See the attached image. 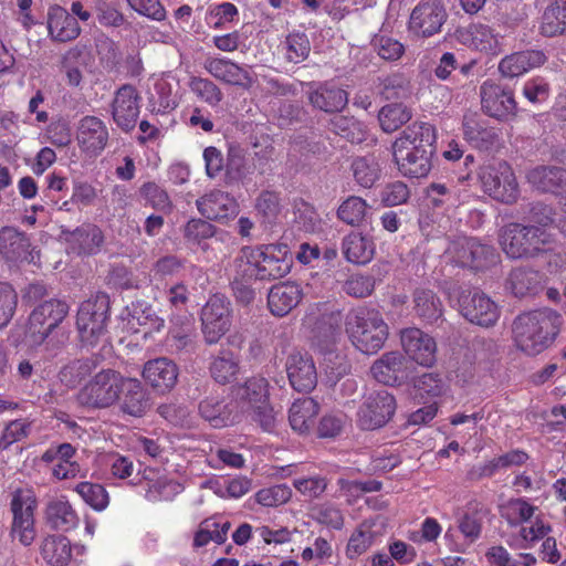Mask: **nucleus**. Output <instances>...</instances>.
<instances>
[{
    "instance_id": "24",
    "label": "nucleus",
    "mask_w": 566,
    "mask_h": 566,
    "mask_svg": "<svg viewBox=\"0 0 566 566\" xmlns=\"http://www.w3.org/2000/svg\"><path fill=\"white\" fill-rule=\"evenodd\" d=\"M46 25L49 35L54 42H70L81 34L77 20L59 4H53L49 8Z\"/></svg>"
},
{
    "instance_id": "16",
    "label": "nucleus",
    "mask_w": 566,
    "mask_h": 566,
    "mask_svg": "<svg viewBox=\"0 0 566 566\" xmlns=\"http://www.w3.org/2000/svg\"><path fill=\"white\" fill-rule=\"evenodd\" d=\"M139 101L137 90L130 84H124L116 91L112 103V116L124 132L135 128L139 115Z\"/></svg>"
},
{
    "instance_id": "27",
    "label": "nucleus",
    "mask_w": 566,
    "mask_h": 566,
    "mask_svg": "<svg viewBox=\"0 0 566 566\" xmlns=\"http://www.w3.org/2000/svg\"><path fill=\"white\" fill-rule=\"evenodd\" d=\"M123 413L132 417H143L151 407L150 398L143 384L135 378H125L118 399Z\"/></svg>"
},
{
    "instance_id": "56",
    "label": "nucleus",
    "mask_w": 566,
    "mask_h": 566,
    "mask_svg": "<svg viewBox=\"0 0 566 566\" xmlns=\"http://www.w3.org/2000/svg\"><path fill=\"white\" fill-rule=\"evenodd\" d=\"M31 340L35 345H43L44 349L51 355L56 356L63 348H65L69 342V333L61 328L55 332H50L48 336L42 335V332L29 334Z\"/></svg>"
},
{
    "instance_id": "51",
    "label": "nucleus",
    "mask_w": 566,
    "mask_h": 566,
    "mask_svg": "<svg viewBox=\"0 0 566 566\" xmlns=\"http://www.w3.org/2000/svg\"><path fill=\"white\" fill-rule=\"evenodd\" d=\"M367 203L364 199L356 196L348 197L339 206L337 217L345 223L356 227L359 226L366 216Z\"/></svg>"
},
{
    "instance_id": "63",
    "label": "nucleus",
    "mask_w": 566,
    "mask_h": 566,
    "mask_svg": "<svg viewBox=\"0 0 566 566\" xmlns=\"http://www.w3.org/2000/svg\"><path fill=\"white\" fill-rule=\"evenodd\" d=\"M292 495V490L285 484H277L269 489H262L255 494L256 502L263 506H277L286 503Z\"/></svg>"
},
{
    "instance_id": "25",
    "label": "nucleus",
    "mask_w": 566,
    "mask_h": 566,
    "mask_svg": "<svg viewBox=\"0 0 566 566\" xmlns=\"http://www.w3.org/2000/svg\"><path fill=\"white\" fill-rule=\"evenodd\" d=\"M76 140L84 151L98 155L108 142L107 127L98 117L85 116L78 122Z\"/></svg>"
},
{
    "instance_id": "57",
    "label": "nucleus",
    "mask_w": 566,
    "mask_h": 566,
    "mask_svg": "<svg viewBox=\"0 0 566 566\" xmlns=\"http://www.w3.org/2000/svg\"><path fill=\"white\" fill-rule=\"evenodd\" d=\"M255 209L265 224H274L281 210L279 196L272 191L261 192L256 199Z\"/></svg>"
},
{
    "instance_id": "44",
    "label": "nucleus",
    "mask_w": 566,
    "mask_h": 566,
    "mask_svg": "<svg viewBox=\"0 0 566 566\" xmlns=\"http://www.w3.org/2000/svg\"><path fill=\"white\" fill-rule=\"evenodd\" d=\"M329 129L352 144H360L367 138L366 126L354 116H334L329 120Z\"/></svg>"
},
{
    "instance_id": "31",
    "label": "nucleus",
    "mask_w": 566,
    "mask_h": 566,
    "mask_svg": "<svg viewBox=\"0 0 566 566\" xmlns=\"http://www.w3.org/2000/svg\"><path fill=\"white\" fill-rule=\"evenodd\" d=\"M303 297L302 287L295 282H282L273 285L268 294L270 312L279 317L287 315Z\"/></svg>"
},
{
    "instance_id": "4",
    "label": "nucleus",
    "mask_w": 566,
    "mask_h": 566,
    "mask_svg": "<svg viewBox=\"0 0 566 566\" xmlns=\"http://www.w3.org/2000/svg\"><path fill=\"white\" fill-rule=\"evenodd\" d=\"M111 319V298L98 291L83 301L76 313V329L83 344L94 346L107 334Z\"/></svg>"
},
{
    "instance_id": "46",
    "label": "nucleus",
    "mask_w": 566,
    "mask_h": 566,
    "mask_svg": "<svg viewBox=\"0 0 566 566\" xmlns=\"http://www.w3.org/2000/svg\"><path fill=\"white\" fill-rule=\"evenodd\" d=\"M411 118L410 109L402 103L394 102L382 106L378 112V120L381 129L392 133Z\"/></svg>"
},
{
    "instance_id": "33",
    "label": "nucleus",
    "mask_w": 566,
    "mask_h": 566,
    "mask_svg": "<svg viewBox=\"0 0 566 566\" xmlns=\"http://www.w3.org/2000/svg\"><path fill=\"white\" fill-rule=\"evenodd\" d=\"M412 311L421 322L436 324L443 319L444 306L433 290L417 287L412 293Z\"/></svg>"
},
{
    "instance_id": "41",
    "label": "nucleus",
    "mask_w": 566,
    "mask_h": 566,
    "mask_svg": "<svg viewBox=\"0 0 566 566\" xmlns=\"http://www.w3.org/2000/svg\"><path fill=\"white\" fill-rule=\"evenodd\" d=\"M97 356L73 359L61 368L59 378L66 387L75 388L97 368Z\"/></svg>"
},
{
    "instance_id": "39",
    "label": "nucleus",
    "mask_w": 566,
    "mask_h": 566,
    "mask_svg": "<svg viewBox=\"0 0 566 566\" xmlns=\"http://www.w3.org/2000/svg\"><path fill=\"white\" fill-rule=\"evenodd\" d=\"M319 411V405L311 397L294 401L289 411V421L293 430L306 432L314 424V419Z\"/></svg>"
},
{
    "instance_id": "21",
    "label": "nucleus",
    "mask_w": 566,
    "mask_h": 566,
    "mask_svg": "<svg viewBox=\"0 0 566 566\" xmlns=\"http://www.w3.org/2000/svg\"><path fill=\"white\" fill-rule=\"evenodd\" d=\"M179 375L175 361L166 357H159L145 364L143 377L157 392L166 394L177 384Z\"/></svg>"
},
{
    "instance_id": "28",
    "label": "nucleus",
    "mask_w": 566,
    "mask_h": 566,
    "mask_svg": "<svg viewBox=\"0 0 566 566\" xmlns=\"http://www.w3.org/2000/svg\"><path fill=\"white\" fill-rule=\"evenodd\" d=\"M436 139V129L431 124L415 122L401 132L394 145L410 147L416 153H422L426 149L428 155H434Z\"/></svg>"
},
{
    "instance_id": "14",
    "label": "nucleus",
    "mask_w": 566,
    "mask_h": 566,
    "mask_svg": "<svg viewBox=\"0 0 566 566\" xmlns=\"http://www.w3.org/2000/svg\"><path fill=\"white\" fill-rule=\"evenodd\" d=\"M400 340L407 356L423 367H431L437 360V343L432 336L420 328L409 327L401 331Z\"/></svg>"
},
{
    "instance_id": "1",
    "label": "nucleus",
    "mask_w": 566,
    "mask_h": 566,
    "mask_svg": "<svg viewBox=\"0 0 566 566\" xmlns=\"http://www.w3.org/2000/svg\"><path fill=\"white\" fill-rule=\"evenodd\" d=\"M463 166L465 174H460L459 184L472 188L480 185L485 193L504 203L515 202L518 197V185L507 163H499L497 167L476 164L472 154H467Z\"/></svg>"
},
{
    "instance_id": "35",
    "label": "nucleus",
    "mask_w": 566,
    "mask_h": 566,
    "mask_svg": "<svg viewBox=\"0 0 566 566\" xmlns=\"http://www.w3.org/2000/svg\"><path fill=\"white\" fill-rule=\"evenodd\" d=\"M205 69L213 77L227 84L250 87L253 82L247 70L227 59H208Z\"/></svg>"
},
{
    "instance_id": "59",
    "label": "nucleus",
    "mask_w": 566,
    "mask_h": 566,
    "mask_svg": "<svg viewBox=\"0 0 566 566\" xmlns=\"http://www.w3.org/2000/svg\"><path fill=\"white\" fill-rule=\"evenodd\" d=\"M18 305V294L9 283H0V329L12 319Z\"/></svg>"
},
{
    "instance_id": "64",
    "label": "nucleus",
    "mask_w": 566,
    "mask_h": 566,
    "mask_svg": "<svg viewBox=\"0 0 566 566\" xmlns=\"http://www.w3.org/2000/svg\"><path fill=\"white\" fill-rule=\"evenodd\" d=\"M556 166H537L526 174L527 181L542 192L553 190V179Z\"/></svg>"
},
{
    "instance_id": "55",
    "label": "nucleus",
    "mask_w": 566,
    "mask_h": 566,
    "mask_svg": "<svg viewBox=\"0 0 566 566\" xmlns=\"http://www.w3.org/2000/svg\"><path fill=\"white\" fill-rule=\"evenodd\" d=\"M287 55L286 59L292 63H301L308 57L311 52V43L305 33H290L285 40Z\"/></svg>"
},
{
    "instance_id": "38",
    "label": "nucleus",
    "mask_w": 566,
    "mask_h": 566,
    "mask_svg": "<svg viewBox=\"0 0 566 566\" xmlns=\"http://www.w3.org/2000/svg\"><path fill=\"white\" fill-rule=\"evenodd\" d=\"M122 318L127 319L134 328L136 325L144 326L149 332H159L165 324L164 318L157 315L155 308L145 301H135L127 305L122 313Z\"/></svg>"
},
{
    "instance_id": "34",
    "label": "nucleus",
    "mask_w": 566,
    "mask_h": 566,
    "mask_svg": "<svg viewBox=\"0 0 566 566\" xmlns=\"http://www.w3.org/2000/svg\"><path fill=\"white\" fill-rule=\"evenodd\" d=\"M462 126L464 138L475 148L488 150L499 140L497 132L488 127L476 113H467Z\"/></svg>"
},
{
    "instance_id": "5",
    "label": "nucleus",
    "mask_w": 566,
    "mask_h": 566,
    "mask_svg": "<svg viewBox=\"0 0 566 566\" xmlns=\"http://www.w3.org/2000/svg\"><path fill=\"white\" fill-rule=\"evenodd\" d=\"M500 242L509 258H528L542 250L547 242V233L535 224L511 222L502 228Z\"/></svg>"
},
{
    "instance_id": "15",
    "label": "nucleus",
    "mask_w": 566,
    "mask_h": 566,
    "mask_svg": "<svg viewBox=\"0 0 566 566\" xmlns=\"http://www.w3.org/2000/svg\"><path fill=\"white\" fill-rule=\"evenodd\" d=\"M481 107L484 114L499 120H506L515 114L516 103L513 93L492 82L480 87Z\"/></svg>"
},
{
    "instance_id": "18",
    "label": "nucleus",
    "mask_w": 566,
    "mask_h": 566,
    "mask_svg": "<svg viewBox=\"0 0 566 566\" xmlns=\"http://www.w3.org/2000/svg\"><path fill=\"white\" fill-rule=\"evenodd\" d=\"M61 237L78 255L97 254L104 244V233L99 227L93 223H83L74 230L61 226Z\"/></svg>"
},
{
    "instance_id": "50",
    "label": "nucleus",
    "mask_w": 566,
    "mask_h": 566,
    "mask_svg": "<svg viewBox=\"0 0 566 566\" xmlns=\"http://www.w3.org/2000/svg\"><path fill=\"white\" fill-rule=\"evenodd\" d=\"M247 159L244 150L240 146L231 145L228 149L226 163V184H233L247 176Z\"/></svg>"
},
{
    "instance_id": "12",
    "label": "nucleus",
    "mask_w": 566,
    "mask_h": 566,
    "mask_svg": "<svg viewBox=\"0 0 566 566\" xmlns=\"http://www.w3.org/2000/svg\"><path fill=\"white\" fill-rule=\"evenodd\" d=\"M35 252L29 235L15 227L0 229V256L7 263H34Z\"/></svg>"
},
{
    "instance_id": "29",
    "label": "nucleus",
    "mask_w": 566,
    "mask_h": 566,
    "mask_svg": "<svg viewBox=\"0 0 566 566\" xmlns=\"http://www.w3.org/2000/svg\"><path fill=\"white\" fill-rule=\"evenodd\" d=\"M343 316L340 312L321 315L312 329V345L319 352L335 348L342 336Z\"/></svg>"
},
{
    "instance_id": "61",
    "label": "nucleus",
    "mask_w": 566,
    "mask_h": 566,
    "mask_svg": "<svg viewBox=\"0 0 566 566\" xmlns=\"http://www.w3.org/2000/svg\"><path fill=\"white\" fill-rule=\"evenodd\" d=\"M307 112L304 107L293 104L291 102H284L277 109V125L281 128H289L296 124H302L306 120Z\"/></svg>"
},
{
    "instance_id": "45",
    "label": "nucleus",
    "mask_w": 566,
    "mask_h": 566,
    "mask_svg": "<svg viewBox=\"0 0 566 566\" xmlns=\"http://www.w3.org/2000/svg\"><path fill=\"white\" fill-rule=\"evenodd\" d=\"M319 353L323 355V368L329 385H336L350 373L352 366L348 359L336 347Z\"/></svg>"
},
{
    "instance_id": "53",
    "label": "nucleus",
    "mask_w": 566,
    "mask_h": 566,
    "mask_svg": "<svg viewBox=\"0 0 566 566\" xmlns=\"http://www.w3.org/2000/svg\"><path fill=\"white\" fill-rule=\"evenodd\" d=\"M75 491L96 511H102L108 505V493L102 484L81 482Z\"/></svg>"
},
{
    "instance_id": "60",
    "label": "nucleus",
    "mask_w": 566,
    "mask_h": 566,
    "mask_svg": "<svg viewBox=\"0 0 566 566\" xmlns=\"http://www.w3.org/2000/svg\"><path fill=\"white\" fill-rule=\"evenodd\" d=\"M553 208L544 202L537 201L530 203L524 211L523 221L526 224H535L544 229L554 221Z\"/></svg>"
},
{
    "instance_id": "43",
    "label": "nucleus",
    "mask_w": 566,
    "mask_h": 566,
    "mask_svg": "<svg viewBox=\"0 0 566 566\" xmlns=\"http://www.w3.org/2000/svg\"><path fill=\"white\" fill-rule=\"evenodd\" d=\"M541 33L553 38L566 33V0H554L542 15Z\"/></svg>"
},
{
    "instance_id": "54",
    "label": "nucleus",
    "mask_w": 566,
    "mask_h": 566,
    "mask_svg": "<svg viewBox=\"0 0 566 566\" xmlns=\"http://www.w3.org/2000/svg\"><path fill=\"white\" fill-rule=\"evenodd\" d=\"M217 228L207 219H190L182 229L184 238L191 243L201 244L212 238Z\"/></svg>"
},
{
    "instance_id": "11",
    "label": "nucleus",
    "mask_w": 566,
    "mask_h": 566,
    "mask_svg": "<svg viewBox=\"0 0 566 566\" xmlns=\"http://www.w3.org/2000/svg\"><path fill=\"white\" fill-rule=\"evenodd\" d=\"M458 301L461 314L470 323L490 327L500 317L497 305L486 294L479 291L463 290Z\"/></svg>"
},
{
    "instance_id": "2",
    "label": "nucleus",
    "mask_w": 566,
    "mask_h": 566,
    "mask_svg": "<svg viewBox=\"0 0 566 566\" xmlns=\"http://www.w3.org/2000/svg\"><path fill=\"white\" fill-rule=\"evenodd\" d=\"M560 319V315L551 308L518 315L513 322L516 346L528 356L542 353L558 334Z\"/></svg>"
},
{
    "instance_id": "62",
    "label": "nucleus",
    "mask_w": 566,
    "mask_h": 566,
    "mask_svg": "<svg viewBox=\"0 0 566 566\" xmlns=\"http://www.w3.org/2000/svg\"><path fill=\"white\" fill-rule=\"evenodd\" d=\"M371 45L378 55L387 61H396L405 52V46L398 40L385 35H376Z\"/></svg>"
},
{
    "instance_id": "9",
    "label": "nucleus",
    "mask_w": 566,
    "mask_h": 566,
    "mask_svg": "<svg viewBox=\"0 0 566 566\" xmlns=\"http://www.w3.org/2000/svg\"><path fill=\"white\" fill-rule=\"evenodd\" d=\"M397 409L395 396L387 389L374 390L365 397L357 413L363 430H375L387 424Z\"/></svg>"
},
{
    "instance_id": "49",
    "label": "nucleus",
    "mask_w": 566,
    "mask_h": 566,
    "mask_svg": "<svg viewBox=\"0 0 566 566\" xmlns=\"http://www.w3.org/2000/svg\"><path fill=\"white\" fill-rule=\"evenodd\" d=\"M378 94L386 101H399L410 95L409 81L399 73L379 78Z\"/></svg>"
},
{
    "instance_id": "52",
    "label": "nucleus",
    "mask_w": 566,
    "mask_h": 566,
    "mask_svg": "<svg viewBox=\"0 0 566 566\" xmlns=\"http://www.w3.org/2000/svg\"><path fill=\"white\" fill-rule=\"evenodd\" d=\"M268 380L262 377H251L238 388V397L247 400L251 407L268 400Z\"/></svg>"
},
{
    "instance_id": "19",
    "label": "nucleus",
    "mask_w": 566,
    "mask_h": 566,
    "mask_svg": "<svg viewBox=\"0 0 566 566\" xmlns=\"http://www.w3.org/2000/svg\"><path fill=\"white\" fill-rule=\"evenodd\" d=\"M407 359L399 352H388L374 361L370 367L373 377L386 386L401 385L408 379Z\"/></svg>"
},
{
    "instance_id": "8",
    "label": "nucleus",
    "mask_w": 566,
    "mask_h": 566,
    "mask_svg": "<svg viewBox=\"0 0 566 566\" xmlns=\"http://www.w3.org/2000/svg\"><path fill=\"white\" fill-rule=\"evenodd\" d=\"M232 305L220 293L211 295L201 308L200 321L203 339L207 344H217L230 329Z\"/></svg>"
},
{
    "instance_id": "58",
    "label": "nucleus",
    "mask_w": 566,
    "mask_h": 566,
    "mask_svg": "<svg viewBox=\"0 0 566 566\" xmlns=\"http://www.w3.org/2000/svg\"><path fill=\"white\" fill-rule=\"evenodd\" d=\"M189 87L198 97L211 106L218 105L223 97L221 90L208 78L192 77Z\"/></svg>"
},
{
    "instance_id": "36",
    "label": "nucleus",
    "mask_w": 566,
    "mask_h": 566,
    "mask_svg": "<svg viewBox=\"0 0 566 566\" xmlns=\"http://www.w3.org/2000/svg\"><path fill=\"white\" fill-rule=\"evenodd\" d=\"M44 518L50 528L61 532L73 530L78 523L77 514L63 497L52 499L46 503Z\"/></svg>"
},
{
    "instance_id": "48",
    "label": "nucleus",
    "mask_w": 566,
    "mask_h": 566,
    "mask_svg": "<svg viewBox=\"0 0 566 566\" xmlns=\"http://www.w3.org/2000/svg\"><path fill=\"white\" fill-rule=\"evenodd\" d=\"M355 180L364 188H370L380 177V166L374 156L357 157L352 163Z\"/></svg>"
},
{
    "instance_id": "3",
    "label": "nucleus",
    "mask_w": 566,
    "mask_h": 566,
    "mask_svg": "<svg viewBox=\"0 0 566 566\" xmlns=\"http://www.w3.org/2000/svg\"><path fill=\"white\" fill-rule=\"evenodd\" d=\"M345 326L352 344L367 355L380 350L388 338V326L375 308L360 306L352 310L346 315Z\"/></svg>"
},
{
    "instance_id": "26",
    "label": "nucleus",
    "mask_w": 566,
    "mask_h": 566,
    "mask_svg": "<svg viewBox=\"0 0 566 566\" xmlns=\"http://www.w3.org/2000/svg\"><path fill=\"white\" fill-rule=\"evenodd\" d=\"M248 277H254L260 281L279 280L287 275L292 269L289 261L275 259L266 252L259 250L252 251L249 256Z\"/></svg>"
},
{
    "instance_id": "10",
    "label": "nucleus",
    "mask_w": 566,
    "mask_h": 566,
    "mask_svg": "<svg viewBox=\"0 0 566 566\" xmlns=\"http://www.w3.org/2000/svg\"><path fill=\"white\" fill-rule=\"evenodd\" d=\"M70 313V305L65 300L50 297L46 301L40 302L31 311L28 318V334L42 332V335L48 336L50 332H55L60 328L63 321Z\"/></svg>"
},
{
    "instance_id": "37",
    "label": "nucleus",
    "mask_w": 566,
    "mask_h": 566,
    "mask_svg": "<svg viewBox=\"0 0 566 566\" xmlns=\"http://www.w3.org/2000/svg\"><path fill=\"white\" fill-rule=\"evenodd\" d=\"M545 60V54L541 51H521L502 59L499 71L503 76L512 78L542 65Z\"/></svg>"
},
{
    "instance_id": "20",
    "label": "nucleus",
    "mask_w": 566,
    "mask_h": 566,
    "mask_svg": "<svg viewBox=\"0 0 566 566\" xmlns=\"http://www.w3.org/2000/svg\"><path fill=\"white\" fill-rule=\"evenodd\" d=\"M200 416L214 428L231 426L240 420L238 403L218 397H207L198 405Z\"/></svg>"
},
{
    "instance_id": "40",
    "label": "nucleus",
    "mask_w": 566,
    "mask_h": 566,
    "mask_svg": "<svg viewBox=\"0 0 566 566\" xmlns=\"http://www.w3.org/2000/svg\"><path fill=\"white\" fill-rule=\"evenodd\" d=\"M342 250L347 261L366 264L374 255V243L361 233L352 232L343 239Z\"/></svg>"
},
{
    "instance_id": "7",
    "label": "nucleus",
    "mask_w": 566,
    "mask_h": 566,
    "mask_svg": "<svg viewBox=\"0 0 566 566\" xmlns=\"http://www.w3.org/2000/svg\"><path fill=\"white\" fill-rule=\"evenodd\" d=\"M125 378L114 369L101 370L81 389L78 394L81 403L94 408L113 406L120 397Z\"/></svg>"
},
{
    "instance_id": "17",
    "label": "nucleus",
    "mask_w": 566,
    "mask_h": 566,
    "mask_svg": "<svg viewBox=\"0 0 566 566\" xmlns=\"http://www.w3.org/2000/svg\"><path fill=\"white\" fill-rule=\"evenodd\" d=\"M447 19L446 9L441 0H421L410 15V28L422 36H431L440 31Z\"/></svg>"
},
{
    "instance_id": "22",
    "label": "nucleus",
    "mask_w": 566,
    "mask_h": 566,
    "mask_svg": "<svg viewBox=\"0 0 566 566\" xmlns=\"http://www.w3.org/2000/svg\"><path fill=\"white\" fill-rule=\"evenodd\" d=\"M200 214L211 221L223 222L238 213V203L228 193L213 190L196 201Z\"/></svg>"
},
{
    "instance_id": "23",
    "label": "nucleus",
    "mask_w": 566,
    "mask_h": 566,
    "mask_svg": "<svg viewBox=\"0 0 566 566\" xmlns=\"http://www.w3.org/2000/svg\"><path fill=\"white\" fill-rule=\"evenodd\" d=\"M505 287L517 298L533 297L544 290V274L530 266L511 270Z\"/></svg>"
},
{
    "instance_id": "30",
    "label": "nucleus",
    "mask_w": 566,
    "mask_h": 566,
    "mask_svg": "<svg viewBox=\"0 0 566 566\" xmlns=\"http://www.w3.org/2000/svg\"><path fill=\"white\" fill-rule=\"evenodd\" d=\"M394 158L398 165L399 171L409 178L427 177L432 168L433 155H428L426 150L416 153L410 147L394 145Z\"/></svg>"
},
{
    "instance_id": "47",
    "label": "nucleus",
    "mask_w": 566,
    "mask_h": 566,
    "mask_svg": "<svg viewBox=\"0 0 566 566\" xmlns=\"http://www.w3.org/2000/svg\"><path fill=\"white\" fill-rule=\"evenodd\" d=\"M239 371V361L234 355L229 352H221L210 366L211 377L219 384L226 385L235 379Z\"/></svg>"
},
{
    "instance_id": "13",
    "label": "nucleus",
    "mask_w": 566,
    "mask_h": 566,
    "mask_svg": "<svg viewBox=\"0 0 566 566\" xmlns=\"http://www.w3.org/2000/svg\"><path fill=\"white\" fill-rule=\"evenodd\" d=\"M285 369L291 387L308 394L317 385V369L307 352H293L286 357Z\"/></svg>"
},
{
    "instance_id": "32",
    "label": "nucleus",
    "mask_w": 566,
    "mask_h": 566,
    "mask_svg": "<svg viewBox=\"0 0 566 566\" xmlns=\"http://www.w3.org/2000/svg\"><path fill=\"white\" fill-rule=\"evenodd\" d=\"M310 104L325 113H340L348 104V93L332 84H319L307 92Z\"/></svg>"
},
{
    "instance_id": "6",
    "label": "nucleus",
    "mask_w": 566,
    "mask_h": 566,
    "mask_svg": "<svg viewBox=\"0 0 566 566\" xmlns=\"http://www.w3.org/2000/svg\"><path fill=\"white\" fill-rule=\"evenodd\" d=\"M454 263L472 271H485L499 262L495 248L475 238L462 237L450 242L447 250Z\"/></svg>"
},
{
    "instance_id": "42",
    "label": "nucleus",
    "mask_w": 566,
    "mask_h": 566,
    "mask_svg": "<svg viewBox=\"0 0 566 566\" xmlns=\"http://www.w3.org/2000/svg\"><path fill=\"white\" fill-rule=\"evenodd\" d=\"M43 559L52 566H65L71 559V542L63 535H49L41 545Z\"/></svg>"
}]
</instances>
